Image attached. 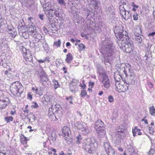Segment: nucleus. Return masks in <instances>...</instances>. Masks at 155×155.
<instances>
[{
	"label": "nucleus",
	"mask_w": 155,
	"mask_h": 155,
	"mask_svg": "<svg viewBox=\"0 0 155 155\" xmlns=\"http://www.w3.org/2000/svg\"><path fill=\"white\" fill-rule=\"evenodd\" d=\"M120 48L124 51L129 54L130 55L136 54L134 49V44L129 38H124L123 39L119 40L117 42Z\"/></svg>",
	"instance_id": "obj_1"
},
{
	"label": "nucleus",
	"mask_w": 155,
	"mask_h": 155,
	"mask_svg": "<svg viewBox=\"0 0 155 155\" xmlns=\"http://www.w3.org/2000/svg\"><path fill=\"white\" fill-rule=\"evenodd\" d=\"M114 46L112 43H107L104 45L102 54L104 63L109 62L110 57L114 51Z\"/></svg>",
	"instance_id": "obj_2"
},
{
	"label": "nucleus",
	"mask_w": 155,
	"mask_h": 155,
	"mask_svg": "<svg viewBox=\"0 0 155 155\" xmlns=\"http://www.w3.org/2000/svg\"><path fill=\"white\" fill-rule=\"evenodd\" d=\"M10 91L14 96L17 95L18 93L21 96L24 90L23 87L20 82L15 81L12 83L10 86Z\"/></svg>",
	"instance_id": "obj_3"
},
{
	"label": "nucleus",
	"mask_w": 155,
	"mask_h": 155,
	"mask_svg": "<svg viewBox=\"0 0 155 155\" xmlns=\"http://www.w3.org/2000/svg\"><path fill=\"white\" fill-rule=\"evenodd\" d=\"M86 145V148L89 149V153L92 152V150H94L97 147V143L94 138H91L84 140Z\"/></svg>",
	"instance_id": "obj_4"
},
{
	"label": "nucleus",
	"mask_w": 155,
	"mask_h": 155,
	"mask_svg": "<svg viewBox=\"0 0 155 155\" xmlns=\"http://www.w3.org/2000/svg\"><path fill=\"white\" fill-rule=\"evenodd\" d=\"M114 79L116 82L115 83L116 90L119 92H124L126 91L128 89V86L126 84H121L119 82L120 80V78L117 79L116 77H115Z\"/></svg>",
	"instance_id": "obj_5"
},
{
	"label": "nucleus",
	"mask_w": 155,
	"mask_h": 155,
	"mask_svg": "<svg viewBox=\"0 0 155 155\" xmlns=\"http://www.w3.org/2000/svg\"><path fill=\"white\" fill-rule=\"evenodd\" d=\"M116 130L117 132L115 134L116 137L119 140L123 139L126 135L124 127L120 125L117 127Z\"/></svg>",
	"instance_id": "obj_6"
},
{
	"label": "nucleus",
	"mask_w": 155,
	"mask_h": 155,
	"mask_svg": "<svg viewBox=\"0 0 155 155\" xmlns=\"http://www.w3.org/2000/svg\"><path fill=\"white\" fill-rule=\"evenodd\" d=\"M75 126L78 129L83 131V134H85L89 132V129L87 128L86 125L84 123L77 122L76 123Z\"/></svg>",
	"instance_id": "obj_7"
},
{
	"label": "nucleus",
	"mask_w": 155,
	"mask_h": 155,
	"mask_svg": "<svg viewBox=\"0 0 155 155\" xmlns=\"http://www.w3.org/2000/svg\"><path fill=\"white\" fill-rule=\"evenodd\" d=\"M119 9L120 10V14L124 19L127 20L130 18V16L131 15V13L130 14V12L127 11H127L125 9V7L124 5V4L123 5H120Z\"/></svg>",
	"instance_id": "obj_8"
},
{
	"label": "nucleus",
	"mask_w": 155,
	"mask_h": 155,
	"mask_svg": "<svg viewBox=\"0 0 155 155\" xmlns=\"http://www.w3.org/2000/svg\"><path fill=\"white\" fill-rule=\"evenodd\" d=\"M23 56L25 60L27 61L32 62H33L32 56L29 50H27L25 48H24L23 49Z\"/></svg>",
	"instance_id": "obj_9"
},
{
	"label": "nucleus",
	"mask_w": 155,
	"mask_h": 155,
	"mask_svg": "<svg viewBox=\"0 0 155 155\" xmlns=\"http://www.w3.org/2000/svg\"><path fill=\"white\" fill-rule=\"evenodd\" d=\"M123 31V30L119 26L116 27L114 33L116 37L117 38H119L117 42L119 40L123 39L124 38H123L124 35L122 34Z\"/></svg>",
	"instance_id": "obj_10"
},
{
	"label": "nucleus",
	"mask_w": 155,
	"mask_h": 155,
	"mask_svg": "<svg viewBox=\"0 0 155 155\" xmlns=\"http://www.w3.org/2000/svg\"><path fill=\"white\" fill-rule=\"evenodd\" d=\"M102 77L103 78L102 83L104 87L107 89L109 87L110 84L107 76L106 74H104L103 76Z\"/></svg>",
	"instance_id": "obj_11"
},
{
	"label": "nucleus",
	"mask_w": 155,
	"mask_h": 155,
	"mask_svg": "<svg viewBox=\"0 0 155 155\" xmlns=\"http://www.w3.org/2000/svg\"><path fill=\"white\" fill-rule=\"evenodd\" d=\"M62 135L67 139L71 134V131L69 128L66 126L64 127L62 129Z\"/></svg>",
	"instance_id": "obj_12"
},
{
	"label": "nucleus",
	"mask_w": 155,
	"mask_h": 155,
	"mask_svg": "<svg viewBox=\"0 0 155 155\" xmlns=\"http://www.w3.org/2000/svg\"><path fill=\"white\" fill-rule=\"evenodd\" d=\"M43 7L44 12L48 11H54L55 10L54 7L52 6L50 2H48L46 3L43 5Z\"/></svg>",
	"instance_id": "obj_13"
},
{
	"label": "nucleus",
	"mask_w": 155,
	"mask_h": 155,
	"mask_svg": "<svg viewBox=\"0 0 155 155\" xmlns=\"http://www.w3.org/2000/svg\"><path fill=\"white\" fill-rule=\"evenodd\" d=\"M28 30L32 35V34L36 31V28L34 24L31 23V21L29 23L28 27Z\"/></svg>",
	"instance_id": "obj_14"
},
{
	"label": "nucleus",
	"mask_w": 155,
	"mask_h": 155,
	"mask_svg": "<svg viewBox=\"0 0 155 155\" xmlns=\"http://www.w3.org/2000/svg\"><path fill=\"white\" fill-rule=\"evenodd\" d=\"M62 116V114L61 111H60L59 114L58 113H56V115H54L53 113L52 114H50V116H49V118L51 120H58L57 117L60 118Z\"/></svg>",
	"instance_id": "obj_15"
},
{
	"label": "nucleus",
	"mask_w": 155,
	"mask_h": 155,
	"mask_svg": "<svg viewBox=\"0 0 155 155\" xmlns=\"http://www.w3.org/2000/svg\"><path fill=\"white\" fill-rule=\"evenodd\" d=\"M122 68L124 69L123 72L125 74L126 76H127L128 74L127 72V70H128L129 74V77L135 78L134 75V73L132 72H131L130 68H129L127 66L125 68Z\"/></svg>",
	"instance_id": "obj_16"
},
{
	"label": "nucleus",
	"mask_w": 155,
	"mask_h": 155,
	"mask_svg": "<svg viewBox=\"0 0 155 155\" xmlns=\"http://www.w3.org/2000/svg\"><path fill=\"white\" fill-rule=\"evenodd\" d=\"M104 126V124L101 120H98L95 122V129L98 130L99 129H101Z\"/></svg>",
	"instance_id": "obj_17"
},
{
	"label": "nucleus",
	"mask_w": 155,
	"mask_h": 155,
	"mask_svg": "<svg viewBox=\"0 0 155 155\" xmlns=\"http://www.w3.org/2000/svg\"><path fill=\"white\" fill-rule=\"evenodd\" d=\"M104 127H102L101 129H99L98 130H96L99 135V136H100V137H102L105 135L106 133V131Z\"/></svg>",
	"instance_id": "obj_18"
},
{
	"label": "nucleus",
	"mask_w": 155,
	"mask_h": 155,
	"mask_svg": "<svg viewBox=\"0 0 155 155\" xmlns=\"http://www.w3.org/2000/svg\"><path fill=\"white\" fill-rule=\"evenodd\" d=\"M134 39L137 42L139 45H141L142 43L143 38V36L141 35L139 36H137L134 37Z\"/></svg>",
	"instance_id": "obj_19"
},
{
	"label": "nucleus",
	"mask_w": 155,
	"mask_h": 155,
	"mask_svg": "<svg viewBox=\"0 0 155 155\" xmlns=\"http://www.w3.org/2000/svg\"><path fill=\"white\" fill-rule=\"evenodd\" d=\"M73 57L72 54L69 53L66 56V58L65 59V61L68 64H70L71 61L73 60Z\"/></svg>",
	"instance_id": "obj_20"
},
{
	"label": "nucleus",
	"mask_w": 155,
	"mask_h": 155,
	"mask_svg": "<svg viewBox=\"0 0 155 155\" xmlns=\"http://www.w3.org/2000/svg\"><path fill=\"white\" fill-rule=\"evenodd\" d=\"M34 38L37 39H38V42H39L40 40L42 38V36L39 33H38L37 31L36 32H34L31 35Z\"/></svg>",
	"instance_id": "obj_21"
},
{
	"label": "nucleus",
	"mask_w": 155,
	"mask_h": 155,
	"mask_svg": "<svg viewBox=\"0 0 155 155\" xmlns=\"http://www.w3.org/2000/svg\"><path fill=\"white\" fill-rule=\"evenodd\" d=\"M8 104V102L4 100H0V108H5Z\"/></svg>",
	"instance_id": "obj_22"
},
{
	"label": "nucleus",
	"mask_w": 155,
	"mask_h": 155,
	"mask_svg": "<svg viewBox=\"0 0 155 155\" xmlns=\"http://www.w3.org/2000/svg\"><path fill=\"white\" fill-rule=\"evenodd\" d=\"M97 73L100 75L102 76V77L103 76V74H106L105 72L103 69L102 67L100 66H97Z\"/></svg>",
	"instance_id": "obj_23"
},
{
	"label": "nucleus",
	"mask_w": 155,
	"mask_h": 155,
	"mask_svg": "<svg viewBox=\"0 0 155 155\" xmlns=\"http://www.w3.org/2000/svg\"><path fill=\"white\" fill-rule=\"evenodd\" d=\"M28 140V138L25 137L24 135H21L20 137L21 142L23 144H26Z\"/></svg>",
	"instance_id": "obj_24"
},
{
	"label": "nucleus",
	"mask_w": 155,
	"mask_h": 155,
	"mask_svg": "<svg viewBox=\"0 0 155 155\" xmlns=\"http://www.w3.org/2000/svg\"><path fill=\"white\" fill-rule=\"evenodd\" d=\"M19 33L21 37H23L25 39L29 37V34L28 32H23L22 33L21 31Z\"/></svg>",
	"instance_id": "obj_25"
},
{
	"label": "nucleus",
	"mask_w": 155,
	"mask_h": 155,
	"mask_svg": "<svg viewBox=\"0 0 155 155\" xmlns=\"http://www.w3.org/2000/svg\"><path fill=\"white\" fill-rule=\"evenodd\" d=\"M106 152L107 153L108 155H117L114 150L112 147L110 148L108 150H107Z\"/></svg>",
	"instance_id": "obj_26"
},
{
	"label": "nucleus",
	"mask_w": 155,
	"mask_h": 155,
	"mask_svg": "<svg viewBox=\"0 0 155 155\" xmlns=\"http://www.w3.org/2000/svg\"><path fill=\"white\" fill-rule=\"evenodd\" d=\"M135 78L129 77L127 82H125L128 84H134L135 82Z\"/></svg>",
	"instance_id": "obj_27"
},
{
	"label": "nucleus",
	"mask_w": 155,
	"mask_h": 155,
	"mask_svg": "<svg viewBox=\"0 0 155 155\" xmlns=\"http://www.w3.org/2000/svg\"><path fill=\"white\" fill-rule=\"evenodd\" d=\"M76 87V85L74 83V84H73V83L71 82L70 84V89L72 93H75Z\"/></svg>",
	"instance_id": "obj_28"
},
{
	"label": "nucleus",
	"mask_w": 155,
	"mask_h": 155,
	"mask_svg": "<svg viewBox=\"0 0 155 155\" xmlns=\"http://www.w3.org/2000/svg\"><path fill=\"white\" fill-rule=\"evenodd\" d=\"M53 11H54L49 10L45 12L48 17H54L53 13Z\"/></svg>",
	"instance_id": "obj_29"
},
{
	"label": "nucleus",
	"mask_w": 155,
	"mask_h": 155,
	"mask_svg": "<svg viewBox=\"0 0 155 155\" xmlns=\"http://www.w3.org/2000/svg\"><path fill=\"white\" fill-rule=\"evenodd\" d=\"M40 89L38 90V89L37 88L35 89V91L36 92L37 94L41 96L42 95L43 92V90L42 88H40Z\"/></svg>",
	"instance_id": "obj_30"
},
{
	"label": "nucleus",
	"mask_w": 155,
	"mask_h": 155,
	"mask_svg": "<svg viewBox=\"0 0 155 155\" xmlns=\"http://www.w3.org/2000/svg\"><path fill=\"white\" fill-rule=\"evenodd\" d=\"M149 112L151 115H153L155 114V108L153 106L150 107Z\"/></svg>",
	"instance_id": "obj_31"
},
{
	"label": "nucleus",
	"mask_w": 155,
	"mask_h": 155,
	"mask_svg": "<svg viewBox=\"0 0 155 155\" xmlns=\"http://www.w3.org/2000/svg\"><path fill=\"white\" fill-rule=\"evenodd\" d=\"M30 117L31 120V122H34L36 120V117L32 113H30Z\"/></svg>",
	"instance_id": "obj_32"
},
{
	"label": "nucleus",
	"mask_w": 155,
	"mask_h": 155,
	"mask_svg": "<svg viewBox=\"0 0 155 155\" xmlns=\"http://www.w3.org/2000/svg\"><path fill=\"white\" fill-rule=\"evenodd\" d=\"M141 33V31L140 29H136L134 32V37H136L137 36H139L140 35V34Z\"/></svg>",
	"instance_id": "obj_33"
},
{
	"label": "nucleus",
	"mask_w": 155,
	"mask_h": 155,
	"mask_svg": "<svg viewBox=\"0 0 155 155\" xmlns=\"http://www.w3.org/2000/svg\"><path fill=\"white\" fill-rule=\"evenodd\" d=\"M104 147L106 151H107V150L109 149L110 148H111V147L110 146L109 143L107 142H106L104 143Z\"/></svg>",
	"instance_id": "obj_34"
},
{
	"label": "nucleus",
	"mask_w": 155,
	"mask_h": 155,
	"mask_svg": "<svg viewBox=\"0 0 155 155\" xmlns=\"http://www.w3.org/2000/svg\"><path fill=\"white\" fill-rule=\"evenodd\" d=\"M13 117L12 116H7L5 118V120L7 123H9L11 121H12Z\"/></svg>",
	"instance_id": "obj_35"
},
{
	"label": "nucleus",
	"mask_w": 155,
	"mask_h": 155,
	"mask_svg": "<svg viewBox=\"0 0 155 155\" xmlns=\"http://www.w3.org/2000/svg\"><path fill=\"white\" fill-rule=\"evenodd\" d=\"M7 29L8 30V32L9 33L11 32H13L14 31H15L13 27L11 25L8 26Z\"/></svg>",
	"instance_id": "obj_36"
},
{
	"label": "nucleus",
	"mask_w": 155,
	"mask_h": 155,
	"mask_svg": "<svg viewBox=\"0 0 155 155\" xmlns=\"http://www.w3.org/2000/svg\"><path fill=\"white\" fill-rule=\"evenodd\" d=\"M128 154L130 155H132L134 152V149L133 147H130L127 150Z\"/></svg>",
	"instance_id": "obj_37"
},
{
	"label": "nucleus",
	"mask_w": 155,
	"mask_h": 155,
	"mask_svg": "<svg viewBox=\"0 0 155 155\" xmlns=\"http://www.w3.org/2000/svg\"><path fill=\"white\" fill-rule=\"evenodd\" d=\"M52 82H53L54 86V87L55 89H57L59 86V83L58 82L55 80H52Z\"/></svg>",
	"instance_id": "obj_38"
},
{
	"label": "nucleus",
	"mask_w": 155,
	"mask_h": 155,
	"mask_svg": "<svg viewBox=\"0 0 155 155\" xmlns=\"http://www.w3.org/2000/svg\"><path fill=\"white\" fill-rule=\"evenodd\" d=\"M53 12H53V13L54 14V16H55V17H56L59 18L60 17V14L59 13V12L58 11L55 10H55H54Z\"/></svg>",
	"instance_id": "obj_39"
},
{
	"label": "nucleus",
	"mask_w": 155,
	"mask_h": 155,
	"mask_svg": "<svg viewBox=\"0 0 155 155\" xmlns=\"http://www.w3.org/2000/svg\"><path fill=\"white\" fill-rule=\"evenodd\" d=\"M21 28H25V25H23L21 23V24H20L18 26V31H19V33L21 31Z\"/></svg>",
	"instance_id": "obj_40"
},
{
	"label": "nucleus",
	"mask_w": 155,
	"mask_h": 155,
	"mask_svg": "<svg viewBox=\"0 0 155 155\" xmlns=\"http://www.w3.org/2000/svg\"><path fill=\"white\" fill-rule=\"evenodd\" d=\"M5 74L8 77H9L11 79L14 77V75H12H12L8 71H6L5 72Z\"/></svg>",
	"instance_id": "obj_41"
},
{
	"label": "nucleus",
	"mask_w": 155,
	"mask_h": 155,
	"mask_svg": "<svg viewBox=\"0 0 155 155\" xmlns=\"http://www.w3.org/2000/svg\"><path fill=\"white\" fill-rule=\"evenodd\" d=\"M45 98V101L48 102L51 99V97L48 95L47 94L44 95Z\"/></svg>",
	"instance_id": "obj_42"
},
{
	"label": "nucleus",
	"mask_w": 155,
	"mask_h": 155,
	"mask_svg": "<svg viewBox=\"0 0 155 155\" xmlns=\"http://www.w3.org/2000/svg\"><path fill=\"white\" fill-rule=\"evenodd\" d=\"M61 43V40L59 39L57 42L55 41L54 42V45H56L57 47H59L60 46Z\"/></svg>",
	"instance_id": "obj_43"
},
{
	"label": "nucleus",
	"mask_w": 155,
	"mask_h": 155,
	"mask_svg": "<svg viewBox=\"0 0 155 155\" xmlns=\"http://www.w3.org/2000/svg\"><path fill=\"white\" fill-rule=\"evenodd\" d=\"M108 101L110 103H112L114 101V98L111 95L108 96Z\"/></svg>",
	"instance_id": "obj_44"
},
{
	"label": "nucleus",
	"mask_w": 155,
	"mask_h": 155,
	"mask_svg": "<svg viewBox=\"0 0 155 155\" xmlns=\"http://www.w3.org/2000/svg\"><path fill=\"white\" fill-rule=\"evenodd\" d=\"M58 4L64 6L65 5V3L64 0H57Z\"/></svg>",
	"instance_id": "obj_45"
},
{
	"label": "nucleus",
	"mask_w": 155,
	"mask_h": 155,
	"mask_svg": "<svg viewBox=\"0 0 155 155\" xmlns=\"http://www.w3.org/2000/svg\"><path fill=\"white\" fill-rule=\"evenodd\" d=\"M47 80V78L45 76H43L41 77V81H46Z\"/></svg>",
	"instance_id": "obj_46"
},
{
	"label": "nucleus",
	"mask_w": 155,
	"mask_h": 155,
	"mask_svg": "<svg viewBox=\"0 0 155 155\" xmlns=\"http://www.w3.org/2000/svg\"><path fill=\"white\" fill-rule=\"evenodd\" d=\"M77 141H76L77 143H80V141L82 140V138L81 136L79 135L77 137Z\"/></svg>",
	"instance_id": "obj_47"
},
{
	"label": "nucleus",
	"mask_w": 155,
	"mask_h": 155,
	"mask_svg": "<svg viewBox=\"0 0 155 155\" xmlns=\"http://www.w3.org/2000/svg\"><path fill=\"white\" fill-rule=\"evenodd\" d=\"M15 31H14L13 32H9V34H11L12 37L13 38H15L16 36V35L17 34V32Z\"/></svg>",
	"instance_id": "obj_48"
},
{
	"label": "nucleus",
	"mask_w": 155,
	"mask_h": 155,
	"mask_svg": "<svg viewBox=\"0 0 155 155\" xmlns=\"http://www.w3.org/2000/svg\"><path fill=\"white\" fill-rule=\"evenodd\" d=\"M94 1L92 3L94 6L97 7L98 6V4L99 2L98 0H95L94 1V0L93 1Z\"/></svg>",
	"instance_id": "obj_49"
},
{
	"label": "nucleus",
	"mask_w": 155,
	"mask_h": 155,
	"mask_svg": "<svg viewBox=\"0 0 155 155\" xmlns=\"http://www.w3.org/2000/svg\"><path fill=\"white\" fill-rule=\"evenodd\" d=\"M81 95L82 97H84L87 95V92L85 90H83L81 91Z\"/></svg>",
	"instance_id": "obj_50"
},
{
	"label": "nucleus",
	"mask_w": 155,
	"mask_h": 155,
	"mask_svg": "<svg viewBox=\"0 0 155 155\" xmlns=\"http://www.w3.org/2000/svg\"><path fill=\"white\" fill-rule=\"evenodd\" d=\"M52 141H55L56 139V136L55 134H52L50 137Z\"/></svg>",
	"instance_id": "obj_51"
},
{
	"label": "nucleus",
	"mask_w": 155,
	"mask_h": 155,
	"mask_svg": "<svg viewBox=\"0 0 155 155\" xmlns=\"http://www.w3.org/2000/svg\"><path fill=\"white\" fill-rule=\"evenodd\" d=\"M138 15L136 13L133 15V18L134 20H137L138 19Z\"/></svg>",
	"instance_id": "obj_52"
},
{
	"label": "nucleus",
	"mask_w": 155,
	"mask_h": 155,
	"mask_svg": "<svg viewBox=\"0 0 155 155\" xmlns=\"http://www.w3.org/2000/svg\"><path fill=\"white\" fill-rule=\"evenodd\" d=\"M78 47L80 49H83L85 48V46L82 43H81L78 45Z\"/></svg>",
	"instance_id": "obj_53"
},
{
	"label": "nucleus",
	"mask_w": 155,
	"mask_h": 155,
	"mask_svg": "<svg viewBox=\"0 0 155 155\" xmlns=\"http://www.w3.org/2000/svg\"><path fill=\"white\" fill-rule=\"evenodd\" d=\"M66 99L67 100H68V101H69V102L70 104H72L73 103L72 101V97H71V96H70L69 98L67 97L66 98Z\"/></svg>",
	"instance_id": "obj_54"
},
{
	"label": "nucleus",
	"mask_w": 155,
	"mask_h": 155,
	"mask_svg": "<svg viewBox=\"0 0 155 155\" xmlns=\"http://www.w3.org/2000/svg\"><path fill=\"white\" fill-rule=\"evenodd\" d=\"M38 43H36V42H33V43L31 42L30 45L34 44V47L36 48V47H37L39 45V44H38Z\"/></svg>",
	"instance_id": "obj_55"
},
{
	"label": "nucleus",
	"mask_w": 155,
	"mask_h": 155,
	"mask_svg": "<svg viewBox=\"0 0 155 155\" xmlns=\"http://www.w3.org/2000/svg\"><path fill=\"white\" fill-rule=\"evenodd\" d=\"M47 61V60H46V58L44 60H42L41 59L38 60V61L39 63H43L44 62H45V61Z\"/></svg>",
	"instance_id": "obj_56"
},
{
	"label": "nucleus",
	"mask_w": 155,
	"mask_h": 155,
	"mask_svg": "<svg viewBox=\"0 0 155 155\" xmlns=\"http://www.w3.org/2000/svg\"><path fill=\"white\" fill-rule=\"evenodd\" d=\"M147 84L148 85L150 88H151L153 87L152 84L150 82H147Z\"/></svg>",
	"instance_id": "obj_57"
},
{
	"label": "nucleus",
	"mask_w": 155,
	"mask_h": 155,
	"mask_svg": "<svg viewBox=\"0 0 155 155\" xmlns=\"http://www.w3.org/2000/svg\"><path fill=\"white\" fill-rule=\"evenodd\" d=\"M148 130H149L150 133H153V131L152 130V128L151 127H148Z\"/></svg>",
	"instance_id": "obj_58"
},
{
	"label": "nucleus",
	"mask_w": 155,
	"mask_h": 155,
	"mask_svg": "<svg viewBox=\"0 0 155 155\" xmlns=\"http://www.w3.org/2000/svg\"><path fill=\"white\" fill-rule=\"evenodd\" d=\"M32 106L35 108H36L38 107V105L36 103H34V104L32 105Z\"/></svg>",
	"instance_id": "obj_59"
},
{
	"label": "nucleus",
	"mask_w": 155,
	"mask_h": 155,
	"mask_svg": "<svg viewBox=\"0 0 155 155\" xmlns=\"http://www.w3.org/2000/svg\"><path fill=\"white\" fill-rule=\"evenodd\" d=\"M48 18V19L50 22H51L53 21V19L52 18V17H49Z\"/></svg>",
	"instance_id": "obj_60"
},
{
	"label": "nucleus",
	"mask_w": 155,
	"mask_h": 155,
	"mask_svg": "<svg viewBox=\"0 0 155 155\" xmlns=\"http://www.w3.org/2000/svg\"><path fill=\"white\" fill-rule=\"evenodd\" d=\"M43 30L46 33L48 32L47 29L46 28L44 27L43 28Z\"/></svg>",
	"instance_id": "obj_61"
},
{
	"label": "nucleus",
	"mask_w": 155,
	"mask_h": 155,
	"mask_svg": "<svg viewBox=\"0 0 155 155\" xmlns=\"http://www.w3.org/2000/svg\"><path fill=\"white\" fill-rule=\"evenodd\" d=\"M89 86L90 85L93 86L94 84V82H89Z\"/></svg>",
	"instance_id": "obj_62"
},
{
	"label": "nucleus",
	"mask_w": 155,
	"mask_h": 155,
	"mask_svg": "<svg viewBox=\"0 0 155 155\" xmlns=\"http://www.w3.org/2000/svg\"><path fill=\"white\" fill-rule=\"evenodd\" d=\"M44 15H39V18L42 20H43V19Z\"/></svg>",
	"instance_id": "obj_63"
},
{
	"label": "nucleus",
	"mask_w": 155,
	"mask_h": 155,
	"mask_svg": "<svg viewBox=\"0 0 155 155\" xmlns=\"http://www.w3.org/2000/svg\"><path fill=\"white\" fill-rule=\"evenodd\" d=\"M6 153L5 152H2V151H0V155H6Z\"/></svg>",
	"instance_id": "obj_64"
}]
</instances>
